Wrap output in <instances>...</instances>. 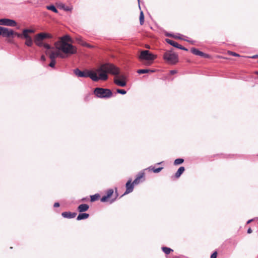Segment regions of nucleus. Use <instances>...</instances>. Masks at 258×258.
I'll list each match as a JSON object with an SVG mask.
<instances>
[{
    "instance_id": "nucleus-1",
    "label": "nucleus",
    "mask_w": 258,
    "mask_h": 258,
    "mask_svg": "<svg viewBox=\"0 0 258 258\" xmlns=\"http://www.w3.org/2000/svg\"><path fill=\"white\" fill-rule=\"evenodd\" d=\"M73 40L70 36L66 35L59 38V40L55 42L54 46L56 50L49 44H44V47L46 49L45 53L48 55L51 59L55 60L57 57L65 58L67 56L74 54L77 53V48L73 45Z\"/></svg>"
},
{
    "instance_id": "nucleus-2",
    "label": "nucleus",
    "mask_w": 258,
    "mask_h": 258,
    "mask_svg": "<svg viewBox=\"0 0 258 258\" xmlns=\"http://www.w3.org/2000/svg\"><path fill=\"white\" fill-rule=\"evenodd\" d=\"M74 73L78 77L90 78L93 81H106L108 79V74L117 75L119 73V68L112 63H104L100 64L95 71L85 70L83 71L79 69L74 70Z\"/></svg>"
},
{
    "instance_id": "nucleus-3",
    "label": "nucleus",
    "mask_w": 258,
    "mask_h": 258,
    "mask_svg": "<svg viewBox=\"0 0 258 258\" xmlns=\"http://www.w3.org/2000/svg\"><path fill=\"white\" fill-rule=\"evenodd\" d=\"M157 58V55L151 53L149 50H143L141 52L139 58L142 61H146L144 64L147 66L151 65L153 61Z\"/></svg>"
},
{
    "instance_id": "nucleus-4",
    "label": "nucleus",
    "mask_w": 258,
    "mask_h": 258,
    "mask_svg": "<svg viewBox=\"0 0 258 258\" xmlns=\"http://www.w3.org/2000/svg\"><path fill=\"white\" fill-rule=\"evenodd\" d=\"M94 94L97 97L101 98H108L113 95V93L110 89L99 87L94 89Z\"/></svg>"
},
{
    "instance_id": "nucleus-5",
    "label": "nucleus",
    "mask_w": 258,
    "mask_h": 258,
    "mask_svg": "<svg viewBox=\"0 0 258 258\" xmlns=\"http://www.w3.org/2000/svg\"><path fill=\"white\" fill-rule=\"evenodd\" d=\"M164 59L169 64H174L178 61V55L172 50L166 51L163 55Z\"/></svg>"
},
{
    "instance_id": "nucleus-6",
    "label": "nucleus",
    "mask_w": 258,
    "mask_h": 258,
    "mask_svg": "<svg viewBox=\"0 0 258 258\" xmlns=\"http://www.w3.org/2000/svg\"><path fill=\"white\" fill-rule=\"evenodd\" d=\"M52 38V36L51 34L49 33H40L36 34L34 37V43L36 45L39 47H44V44L43 42V40L46 38Z\"/></svg>"
},
{
    "instance_id": "nucleus-7",
    "label": "nucleus",
    "mask_w": 258,
    "mask_h": 258,
    "mask_svg": "<svg viewBox=\"0 0 258 258\" xmlns=\"http://www.w3.org/2000/svg\"><path fill=\"white\" fill-rule=\"evenodd\" d=\"M118 195L117 192V190H116L115 194H114V191L112 189H109L106 191L105 195L102 197L101 199V201L102 202H106L109 201V199L111 198V197H114V199L111 200L110 203L113 202L117 198Z\"/></svg>"
},
{
    "instance_id": "nucleus-8",
    "label": "nucleus",
    "mask_w": 258,
    "mask_h": 258,
    "mask_svg": "<svg viewBox=\"0 0 258 258\" xmlns=\"http://www.w3.org/2000/svg\"><path fill=\"white\" fill-rule=\"evenodd\" d=\"M120 71V70L119 69ZM120 73L118 74V75ZM115 77L114 78V83L116 85L120 87H125L126 85V82L125 80V78L123 76L120 77L117 76V75H114ZM118 75V74H117Z\"/></svg>"
},
{
    "instance_id": "nucleus-9",
    "label": "nucleus",
    "mask_w": 258,
    "mask_h": 258,
    "mask_svg": "<svg viewBox=\"0 0 258 258\" xmlns=\"http://www.w3.org/2000/svg\"><path fill=\"white\" fill-rule=\"evenodd\" d=\"M14 31L12 29L7 28L0 27V36L2 35L5 37H10L13 36Z\"/></svg>"
},
{
    "instance_id": "nucleus-10",
    "label": "nucleus",
    "mask_w": 258,
    "mask_h": 258,
    "mask_svg": "<svg viewBox=\"0 0 258 258\" xmlns=\"http://www.w3.org/2000/svg\"><path fill=\"white\" fill-rule=\"evenodd\" d=\"M17 22L13 20L9 19H0V25L15 27L17 26Z\"/></svg>"
},
{
    "instance_id": "nucleus-11",
    "label": "nucleus",
    "mask_w": 258,
    "mask_h": 258,
    "mask_svg": "<svg viewBox=\"0 0 258 258\" xmlns=\"http://www.w3.org/2000/svg\"><path fill=\"white\" fill-rule=\"evenodd\" d=\"M145 173L143 172H141L139 173L136 179L133 181V184H135V185L138 184L141 182H143L145 180Z\"/></svg>"
},
{
    "instance_id": "nucleus-12",
    "label": "nucleus",
    "mask_w": 258,
    "mask_h": 258,
    "mask_svg": "<svg viewBox=\"0 0 258 258\" xmlns=\"http://www.w3.org/2000/svg\"><path fill=\"white\" fill-rule=\"evenodd\" d=\"M134 185L135 184H133V182H132V179L128 180L125 184L126 191H125L124 194L122 195L121 197H122L124 195L128 194L132 192L134 189Z\"/></svg>"
},
{
    "instance_id": "nucleus-13",
    "label": "nucleus",
    "mask_w": 258,
    "mask_h": 258,
    "mask_svg": "<svg viewBox=\"0 0 258 258\" xmlns=\"http://www.w3.org/2000/svg\"><path fill=\"white\" fill-rule=\"evenodd\" d=\"M166 41L167 43L170 44L171 45H172L175 47H176L179 49L184 50L185 51H187V49H186L184 47L182 46V45L179 44L177 42H176L173 40H172L169 39H166Z\"/></svg>"
},
{
    "instance_id": "nucleus-14",
    "label": "nucleus",
    "mask_w": 258,
    "mask_h": 258,
    "mask_svg": "<svg viewBox=\"0 0 258 258\" xmlns=\"http://www.w3.org/2000/svg\"><path fill=\"white\" fill-rule=\"evenodd\" d=\"M190 51L196 55L201 56L204 58H209L210 57L209 54L205 53L195 48H191Z\"/></svg>"
},
{
    "instance_id": "nucleus-15",
    "label": "nucleus",
    "mask_w": 258,
    "mask_h": 258,
    "mask_svg": "<svg viewBox=\"0 0 258 258\" xmlns=\"http://www.w3.org/2000/svg\"><path fill=\"white\" fill-rule=\"evenodd\" d=\"M61 215L64 218L71 219L75 218L77 215V213L75 212L72 213L70 212H64L61 213Z\"/></svg>"
},
{
    "instance_id": "nucleus-16",
    "label": "nucleus",
    "mask_w": 258,
    "mask_h": 258,
    "mask_svg": "<svg viewBox=\"0 0 258 258\" xmlns=\"http://www.w3.org/2000/svg\"><path fill=\"white\" fill-rule=\"evenodd\" d=\"M89 208V205H88L87 204H83L80 205L78 206L77 209H78V211L80 213H82V212L88 211Z\"/></svg>"
},
{
    "instance_id": "nucleus-17",
    "label": "nucleus",
    "mask_w": 258,
    "mask_h": 258,
    "mask_svg": "<svg viewBox=\"0 0 258 258\" xmlns=\"http://www.w3.org/2000/svg\"><path fill=\"white\" fill-rule=\"evenodd\" d=\"M89 217V215L87 213H80L77 218V220L86 219Z\"/></svg>"
},
{
    "instance_id": "nucleus-18",
    "label": "nucleus",
    "mask_w": 258,
    "mask_h": 258,
    "mask_svg": "<svg viewBox=\"0 0 258 258\" xmlns=\"http://www.w3.org/2000/svg\"><path fill=\"white\" fill-rule=\"evenodd\" d=\"M185 170V168L184 167L181 166L179 167V168L178 169L177 171L176 172L175 174V176L176 178H179L180 175L183 173V172Z\"/></svg>"
},
{
    "instance_id": "nucleus-19",
    "label": "nucleus",
    "mask_w": 258,
    "mask_h": 258,
    "mask_svg": "<svg viewBox=\"0 0 258 258\" xmlns=\"http://www.w3.org/2000/svg\"><path fill=\"white\" fill-rule=\"evenodd\" d=\"M154 72H155V70H150V69H141V70H138L137 71V73L140 74L149 73H154Z\"/></svg>"
},
{
    "instance_id": "nucleus-20",
    "label": "nucleus",
    "mask_w": 258,
    "mask_h": 258,
    "mask_svg": "<svg viewBox=\"0 0 258 258\" xmlns=\"http://www.w3.org/2000/svg\"><path fill=\"white\" fill-rule=\"evenodd\" d=\"M163 167H159L158 168H155L154 167H150L147 169H148L149 171H152L154 173H158L160 172L162 169Z\"/></svg>"
},
{
    "instance_id": "nucleus-21",
    "label": "nucleus",
    "mask_w": 258,
    "mask_h": 258,
    "mask_svg": "<svg viewBox=\"0 0 258 258\" xmlns=\"http://www.w3.org/2000/svg\"><path fill=\"white\" fill-rule=\"evenodd\" d=\"M100 198V195L98 194H96L94 195H92L90 196V201L92 202H95L99 200Z\"/></svg>"
},
{
    "instance_id": "nucleus-22",
    "label": "nucleus",
    "mask_w": 258,
    "mask_h": 258,
    "mask_svg": "<svg viewBox=\"0 0 258 258\" xmlns=\"http://www.w3.org/2000/svg\"><path fill=\"white\" fill-rule=\"evenodd\" d=\"M162 249L163 251L166 254H169L171 251H173V249L167 247H162Z\"/></svg>"
},
{
    "instance_id": "nucleus-23",
    "label": "nucleus",
    "mask_w": 258,
    "mask_h": 258,
    "mask_svg": "<svg viewBox=\"0 0 258 258\" xmlns=\"http://www.w3.org/2000/svg\"><path fill=\"white\" fill-rule=\"evenodd\" d=\"M139 19L140 25H143L144 23V15L143 11L140 12Z\"/></svg>"
},
{
    "instance_id": "nucleus-24",
    "label": "nucleus",
    "mask_w": 258,
    "mask_h": 258,
    "mask_svg": "<svg viewBox=\"0 0 258 258\" xmlns=\"http://www.w3.org/2000/svg\"><path fill=\"white\" fill-rule=\"evenodd\" d=\"M46 9L47 10L52 11L55 13H58L57 10L56 9V8L53 5L47 6Z\"/></svg>"
},
{
    "instance_id": "nucleus-25",
    "label": "nucleus",
    "mask_w": 258,
    "mask_h": 258,
    "mask_svg": "<svg viewBox=\"0 0 258 258\" xmlns=\"http://www.w3.org/2000/svg\"><path fill=\"white\" fill-rule=\"evenodd\" d=\"M23 38L26 39H29L32 38L29 35V34L26 31L24 30H23Z\"/></svg>"
},
{
    "instance_id": "nucleus-26",
    "label": "nucleus",
    "mask_w": 258,
    "mask_h": 258,
    "mask_svg": "<svg viewBox=\"0 0 258 258\" xmlns=\"http://www.w3.org/2000/svg\"><path fill=\"white\" fill-rule=\"evenodd\" d=\"M77 41L80 44L83 45V46H87L88 47H90V45L84 42L80 37H77L76 38Z\"/></svg>"
},
{
    "instance_id": "nucleus-27",
    "label": "nucleus",
    "mask_w": 258,
    "mask_h": 258,
    "mask_svg": "<svg viewBox=\"0 0 258 258\" xmlns=\"http://www.w3.org/2000/svg\"><path fill=\"white\" fill-rule=\"evenodd\" d=\"M33 42L32 38L26 39V41L25 42V44L29 47L32 46V45H33Z\"/></svg>"
},
{
    "instance_id": "nucleus-28",
    "label": "nucleus",
    "mask_w": 258,
    "mask_h": 258,
    "mask_svg": "<svg viewBox=\"0 0 258 258\" xmlns=\"http://www.w3.org/2000/svg\"><path fill=\"white\" fill-rule=\"evenodd\" d=\"M184 162V160L181 158H178L174 160V165H179L182 164Z\"/></svg>"
},
{
    "instance_id": "nucleus-29",
    "label": "nucleus",
    "mask_w": 258,
    "mask_h": 258,
    "mask_svg": "<svg viewBox=\"0 0 258 258\" xmlns=\"http://www.w3.org/2000/svg\"><path fill=\"white\" fill-rule=\"evenodd\" d=\"M116 92L118 93H119V94H125L126 92L125 90H123V89H117L116 90Z\"/></svg>"
},
{
    "instance_id": "nucleus-30",
    "label": "nucleus",
    "mask_w": 258,
    "mask_h": 258,
    "mask_svg": "<svg viewBox=\"0 0 258 258\" xmlns=\"http://www.w3.org/2000/svg\"><path fill=\"white\" fill-rule=\"evenodd\" d=\"M229 55H232V56H239V54L235 53V52H232V51H228V52H227Z\"/></svg>"
},
{
    "instance_id": "nucleus-31",
    "label": "nucleus",
    "mask_w": 258,
    "mask_h": 258,
    "mask_svg": "<svg viewBox=\"0 0 258 258\" xmlns=\"http://www.w3.org/2000/svg\"><path fill=\"white\" fill-rule=\"evenodd\" d=\"M56 61L55 60L51 59V62H50L49 66L53 68L55 64Z\"/></svg>"
},
{
    "instance_id": "nucleus-32",
    "label": "nucleus",
    "mask_w": 258,
    "mask_h": 258,
    "mask_svg": "<svg viewBox=\"0 0 258 258\" xmlns=\"http://www.w3.org/2000/svg\"><path fill=\"white\" fill-rule=\"evenodd\" d=\"M14 35L17 36L18 37L23 38V33L22 34H20L14 32Z\"/></svg>"
},
{
    "instance_id": "nucleus-33",
    "label": "nucleus",
    "mask_w": 258,
    "mask_h": 258,
    "mask_svg": "<svg viewBox=\"0 0 258 258\" xmlns=\"http://www.w3.org/2000/svg\"><path fill=\"white\" fill-rule=\"evenodd\" d=\"M25 31H26L28 33H34V30L33 29H24Z\"/></svg>"
},
{
    "instance_id": "nucleus-34",
    "label": "nucleus",
    "mask_w": 258,
    "mask_h": 258,
    "mask_svg": "<svg viewBox=\"0 0 258 258\" xmlns=\"http://www.w3.org/2000/svg\"><path fill=\"white\" fill-rule=\"evenodd\" d=\"M217 256V251H215L211 255V257L210 258H216Z\"/></svg>"
},
{
    "instance_id": "nucleus-35",
    "label": "nucleus",
    "mask_w": 258,
    "mask_h": 258,
    "mask_svg": "<svg viewBox=\"0 0 258 258\" xmlns=\"http://www.w3.org/2000/svg\"><path fill=\"white\" fill-rule=\"evenodd\" d=\"M177 71L176 70H171L170 71V74L171 75H174L175 74H176L177 73Z\"/></svg>"
},
{
    "instance_id": "nucleus-36",
    "label": "nucleus",
    "mask_w": 258,
    "mask_h": 258,
    "mask_svg": "<svg viewBox=\"0 0 258 258\" xmlns=\"http://www.w3.org/2000/svg\"><path fill=\"white\" fill-rule=\"evenodd\" d=\"M64 10L67 11H71L72 10V8H70L69 7H63Z\"/></svg>"
},
{
    "instance_id": "nucleus-37",
    "label": "nucleus",
    "mask_w": 258,
    "mask_h": 258,
    "mask_svg": "<svg viewBox=\"0 0 258 258\" xmlns=\"http://www.w3.org/2000/svg\"><path fill=\"white\" fill-rule=\"evenodd\" d=\"M59 207V204L58 203H55L54 204V207Z\"/></svg>"
},
{
    "instance_id": "nucleus-38",
    "label": "nucleus",
    "mask_w": 258,
    "mask_h": 258,
    "mask_svg": "<svg viewBox=\"0 0 258 258\" xmlns=\"http://www.w3.org/2000/svg\"><path fill=\"white\" fill-rule=\"evenodd\" d=\"M252 229L250 228H249L247 230V233L250 234V233H252Z\"/></svg>"
},
{
    "instance_id": "nucleus-39",
    "label": "nucleus",
    "mask_w": 258,
    "mask_h": 258,
    "mask_svg": "<svg viewBox=\"0 0 258 258\" xmlns=\"http://www.w3.org/2000/svg\"><path fill=\"white\" fill-rule=\"evenodd\" d=\"M41 59L42 60V61H45V57L44 56V55H42L41 57Z\"/></svg>"
},
{
    "instance_id": "nucleus-40",
    "label": "nucleus",
    "mask_w": 258,
    "mask_h": 258,
    "mask_svg": "<svg viewBox=\"0 0 258 258\" xmlns=\"http://www.w3.org/2000/svg\"><path fill=\"white\" fill-rule=\"evenodd\" d=\"M251 221H252V220H248L247 222V223H249L250 222H251Z\"/></svg>"
},
{
    "instance_id": "nucleus-41",
    "label": "nucleus",
    "mask_w": 258,
    "mask_h": 258,
    "mask_svg": "<svg viewBox=\"0 0 258 258\" xmlns=\"http://www.w3.org/2000/svg\"><path fill=\"white\" fill-rule=\"evenodd\" d=\"M257 55L253 56H252V58H255V57H257Z\"/></svg>"
},
{
    "instance_id": "nucleus-42",
    "label": "nucleus",
    "mask_w": 258,
    "mask_h": 258,
    "mask_svg": "<svg viewBox=\"0 0 258 258\" xmlns=\"http://www.w3.org/2000/svg\"><path fill=\"white\" fill-rule=\"evenodd\" d=\"M257 62H258V60H257Z\"/></svg>"
}]
</instances>
